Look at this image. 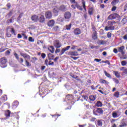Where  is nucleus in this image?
<instances>
[{
	"instance_id": "c756f323",
	"label": "nucleus",
	"mask_w": 127,
	"mask_h": 127,
	"mask_svg": "<svg viewBox=\"0 0 127 127\" xmlns=\"http://www.w3.org/2000/svg\"><path fill=\"white\" fill-rule=\"evenodd\" d=\"M82 3L85 11H87V9L86 8V2L85 0H82Z\"/></svg>"
},
{
	"instance_id": "3c124183",
	"label": "nucleus",
	"mask_w": 127,
	"mask_h": 127,
	"mask_svg": "<svg viewBox=\"0 0 127 127\" xmlns=\"http://www.w3.org/2000/svg\"><path fill=\"white\" fill-rule=\"evenodd\" d=\"M14 55L17 60H19V57H18V55H17L16 53H14Z\"/></svg>"
},
{
	"instance_id": "bf43d9fd",
	"label": "nucleus",
	"mask_w": 127,
	"mask_h": 127,
	"mask_svg": "<svg viewBox=\"0 0 127 127\" xmlns=\"http://www.w3.org/2000/svg\"><path fill=\"white\" fill-rule=\"evenodd\" d=\"M22 36H23L24 39H26V40H27V37L26 36V34H25V33L22 34Z\"/></svg>"
},
{
	"instance_id": "c9c22d12",
	"label": "nucleus",
	"mask_w": 127,
	"mask_h": 127,
	"mask_svg": "<svg viewBox=\"0 0 127 127\" xmlns=\"http://www.w3.org/2000/svg\"><path fill=\"white\" fill-rule=\"evenodd\" d=\"M120 127H127V123L125 122H123L121 123V125L119 126Z\"/></svg>"
},
{
	"instance_id": "de8ad7c7",
	"label": "nucleus",
	"mask_w": 127,
	"mask_h": 127,
	"mask_svg": "<svg viewBox=\"0 0 127 127\" xmlns=\"http://www.w3.org/2000/svg\"><path fill=\"white\" fill-rule=\"evenodd\" d=\"M127 64V62L126 61H123L122 62H121V64L122 66H126Z\"/></svg>"
},
{
	"instance_id": "423d86ee",
	"label": "nucleus",
	"mask_w": 127,
	"mask_h": 127,
	"mask_svg": "<svg viewBox=\"0 0 127 127\" xmlns=\"http://www.w3.org/2000/svg\"><path fill=\"white\" fill-rule=\"evenodd\" d=\"M45 16L47 19H51L52 18V12L51 11L46 12Z\"/></svg>"
},
{
	"instance_id": "09e8293b",
	"label": "nucleus",
	"mask_w": 127,
	"mask_h": 127,
	"mask_svg": "<svg viewBox=\"0 0 127 127\" xmlns=\"http://www.w3.org/2000/svg\"><path fill=\"white\" fill-rule=\"evenodd\" d=\"M41 57H42V58L43 59H45V58L46 57V54H45V53H42L41 54Z\"/></svg>"
},
{
	"instance_id": "e2e57ef3",
	"label": "nucleus",
	"mask_w": 127,
	"mask_h": 127,
	"mask_svg": "<svg viewBox=\"0 0 127 127\" xmlns=\"http://www.w3.org/2000/svg\"><path fill=\"white\" fill-rule=\"evenodd\" d=\"M117 121V120L116 119H111V124H114V123H115V122H116Z\"/></svg>"
},
{
	"instance_id": "338daca9",
	"label": "nucleus",
	"mask_w": 127,
	"mask_h": 127,
	"mask_svg": "<svg viewBox=\"0 0 127 127\" xmlns=\"http://www.w3.org/2000/svg\"><path fill=\"white\" fill-rule=\"evenodd\" d=\"M127 3L124 6V11H127Z\"/></svg>"
},
{
	"instance_id": "052dcab7",
	"label": "nucleus",
	"mask_w": 127,
	"mask_h": 127,
	"mask_svg": "<svg viewBox=\"0 0 127 127\" xmlns=\"http://www.w3.org/2000/svg\"><path fill=\"white\" fill-rule=\"evenodd\" d=\"M69 75L70 76V77H71L72 78H73V79H75L76 75H75L74 74H72L71 73H69Z\"/></svg>"
},
{
	"instance_id": "4468645a",
	"label": "nucleus",
	"mask_w": 127,
	"mask_h": 127,
	"mask_svg": "<svg viewBox=\"0 0 127 127\" xmlns=\"http://www.w3.org/2000/svg\"><path fill=\"white\" fill-rule=\"evenodd\" d=\"M92 37V39H93L94 40H96L97 38H98V35H97V31H95L94 32H93Z\"/></svg>"
},
{
	"instance_id": "a878e982",
	"label": "nucleus",
	"mask_w": 127,
	"mask_h": 127,
	"mask_svg": "<svg viewBox=\"0 0 127 127\" xmlns=\"http://www.w3.org/2000/svg\"><path fill=\"white\" fill-rule=\"evenodd\" d=\"M119 2H120V0H113L111 2V4L112 5H116V4H117V3H119Z\"/></svg>"
},
{
	"instance_id": "58836bf2",
	"label": "nucleus",
	"mask_w": 127,
	"mask_h": 127,
	"mask_svg": "<svg viewBox=\"0 0 127 127\" xmlns=\"http://www.w3.org/2000/svg\"><path fill=\"white\" fill-rule=\"evenodd\" d=\"M54 13H56V14H58V13L59 12V9L58 8H55L53 9V10Z\"/></svg>"
},
{
	"instance_id": "cd10ccee",
	"label": "nucleus",
	"mask_w": 127,
	"mask_h": 127,
	"mask_svg": "<svg viewBox=\"0 0 127 127\" xmlns=\"http://www.w3.org/2000/svg\"><path fill=\"white\" fill-rule=\"evenodd\" d=\"M66 99L68 101H71L73 100V95L68 94L66 96Z\"/></svg>"
},
{
	"instance_id": "f704fd0d",
	"label": "nucleus",
	"mask_w": 127,
	"mask_h": 127,
	"mask_svg": "<svg viewBox=\"0 0 127 127\" xmlns=\"http://www.w3.org/2000/svg\"><path fill=\"white\" fill-rule=\"evenodd\" d=\"M98 44H100V45H104V44H106V42L105 41H103L102 40H98Z\"/></svg>"
},
{
	"instance_id": "0e129e2a",
	"label": "nucleus",
	"mask_w": 127,
	"mask_h": 127,
	"mask_svg": "<svg viewBox=\"0 0 127 127\" xmlns=\"http://www.w3.org/2000/svg\"><path fill=\"white\" fill-rule=\"evenodd\" d=\"M48 65H54V62L51 61H50L49 62V63H48Z\"/></svg>"
},
{
	"instance_id": "864d4df0",
	"label": "nucleus",
	"mask_w": 127,
	"mask_h": 127,
	"mask_svg": "<svg viewBox=\"0 0 127 127\" xmlns=\"http://www.w3.org/2000/svg\"><path fill=\"white\" fill-rule=\"evenodd\" d=\"M29 41H30V42H34V39H33V38L30 37H29Z\"/></svg>"
},
{
	"instance_id": "774afa93",
	"label": "nucleus",
	"mask_w": 127,
	"mask_h": 127,
	"mask_svg": "<svg viewBox=\"0 0 127 127\" xmlns=\"http://www.w3.org/2000/svg\"><path fill=\"white\" fill-rule=\"evenodd\" d=\"M6 35L7 37H8V38L11 37V34H10V33H6Z\"/></svg>"
},
{
	"instance_id": "8fccbe9b",
	"label": "nucleus",
	"mask_w": 127,
	"mask_h": 127,
	"mask_svg": "<svg viewBox=\"0 0 127 127\" xmlns=\"http://www.w3.org/2000/svg\"><path fill=\"white\" fill-rule=\"evenodd\" d=\"M113 81L116 83V84H119L120 83V81L117 78H113Z\"/></svg>"
},
{
	"instance_id": "aec40b11",
	"label": "nucleus",
	"mask_w": 127,
	"mask_h": 127,
	"mask_svg": "<svg viewBox=\"0 0 127 127\" xmlns=\"http://www.w3.org/2000/svg\"><path fill=\"white\" fill-rule=\"evenodd\" d=\"M100 83H101V84H110V82H109V81L103 79L100 80Z\"/></svg>"
},
{
	"instance_id": "bb28decb",
	"label": "nucleus",
	"mask_w": 127,
	"mask_h": 127,
	"mask_svg": "<svg viewBox=\"0 0 127 127\" xmlns=\"http://www.w3.org/2000/svg\"><path fill=\"white\" fill-rule=\"evenodd\" d=\"M117 22L112 20V21H108V25H109V26H113V25H114V24H115V23H116Z\"/></svg>"
},
{
	"instance_id": "5701e85b",
	"label": "nucleus",
	"mask_w": 127,
	"mask_h": 127,
	"mask_svg": "<svg viewBox=\"0 0 127 127\" xmlns=\"http://www.w3.org/2000/svg\"><path fill=\"white\" fill-rule=\"evenodd\" d=\"M58 20L60 22H63L65 21V19L64 17H62L61 16H60L58 18Z\"/></svg>"
},
{
	"instance_id": "13d9d810",
	"label": "nucleus",
	"mask_w": 127,
	"mask_h": 127,
	"mask_svg": "<svg viewBox=\"0 0 127 127\" xmlns=\"http://www.w3.org/2000/svg\"><path fill=\"white\" fill-rule=\"evenodd\" d=\"M6 6L7 7V8L8 9H9V8H10V7H11V4L10 3H8L7 4H6Z\"/></svg>"
},
{
	"instance_id": "9b49d317",
	"label": "nucleus",
	"mask_w": 127,
	"mask_h": 127,
	"mask_svg": "<svg viewBox=\"0 0 127 127\" xmlns=\"http://www.w3.org/2000/svg\"><path fill=\"white\" fill-rule=\"evenodd\" d=\"M31 19L33 22H38V16L36 15H33L31 17Z\"/></svg>"
},
{
	"instance_id": "a18cd8bd",
	"label": "nucleus",
	"mask_w": 127,
	"mask_h": 127,
	"mask_svg": "<svg viewBox=\"0 0 127 127\" xmlns=\"http://www.w3.org/2000/svg\"><path fill=\"white\" fill-rule=\"evenodd\" d=\"M10 32L11 34H14V35H16V34H15V30H14V29L13 28H11Z\"/></svg>"
},
{
	"instance_id": "20e7f679",
	"label": "nucleus",
	"mask_w": 127,
	"mask_h": 127,
	"mask_svg": "<svg viewBox=\"0 0 127 127\" xmlns=\"http://www.w3.org/2000/svg\"><path fill=\"white\" fill-rule=\"evenodd\" d=\"M64 19L66 20H69L70 18H71V16H72V14H71V12L69 11H66L64 13Z\"/></svg>"
},
{
	"instance_id": "6ab92c4d",
	"label": "nucleus",
	"mask_w": 127,
	"mask_h": 127,
	"mask_svg": "<svg viewBox=\"0 0 127 127\" xmlns=\"http://www.w3.org/2000/svg\"><path fill=\"white\" fill-rule=\"evenodd\" d=\"M98 127H103V121L102 120H99L97 121L96 126Z\"/></svg>"
},
{
	"instance_id": "4d7b16f0",
	"label": "nucleus",
	"mask_w": 127,
	"mask_h": 127,
	"mask_svg": "<svg viewBox=\"0 0 127 127\" xmlns=\"http://www.w3.org/2000/svg\"><path fill=\"white\" fill-rule=\"evenodd\" d=\"M107 37L108 38H111L112 37V33L110 32L107 33Z\"/></svg>"
},
{
	"instance_id": "f03ea898",
	"label": "nucleus",
	"mask_w": 127,
	"mask_h": 127,
	"mask_svg": "<svg viewBox=\"0 0 127 127\" xmlns=\"http://www.w3.org/2000/svg\"><path fill=\"white\" fill-rule=\"evenodd\" d=\"M93 113L94 116H101L104 114L103 108H95L93 111Z\"/></svg>"
},
{
	"instance_id": "603ef678",
	"label": "nucleus",
	"mask_w": 127,
	"mask_h": 127,
	"mask_svg": "<svg viewBox=\"0 0 127 127\" xmlns=\"http://www.w3.org/2000/svg\"><path fill=\"white\" fill-rule=\"evenodd\" d=\"M6 49H7V48L2 49V47H1L0 48V53H1V52H4Z\"/></svg>"
},
{
	"instance_id": "b1692460",
	"label": "nucleus",
	"mask_w": 127,
	"mask_h": 127,
	"mask_svg": "<svg viewBox=\"0 0 127 127\" xmlns=\"http://www.w3.org/2000/svg\"><path fill=\"white\" fill-rule=\"evenodd\" d=\"M10 111L7 110L5 111V117H10Z\"/></svg>"
},
{
	"instance_id": "5fc2aeb1",
	"label": "nucleus",
	"mask_w": 127,
	"mask_h": 127,
	"mask_svg": "<svg viewBox=\"0 0 127 127\" xmlns=\"http://www.w3.org/2000/svg\"><path fill=\"white\" fill-rule=\"evenodd\" d=\"M11 22H12V19H8L6 21V23L7 24H8L9 23H11Z\"/></svg>"
},
{
	"instance_id": "2f4dec72",
	"label": "nucleus",
	"mask_w": 127,
	"mask_h": 127,
	"mask_svg": "<svg viewBox=\"0 0 127 127\" xmlns=\"http://www.w3.org/2000/svg\"><path fill=\"white\" fill-rule=\"evenodd\" d=\"M59 30V27L58 26H56L54 27L52 29V31L56 32V31H58Z\"/></svg>"
},
{
	"instance_id": "72a5a7b5",
	"label": "nucleus",
	"mask_w": 127,
	"mask_h": 127,
	"mask_svg": "<svg viewBox=\"0 0 127 127\" xmlns=\"http://www.w3.org/2000/svg\"><path fill=\"white\" fill-rule=\"evenodd\" d=\"M104 74L105 76H106V77H107L108 78H112V75H111V74L108 73L107 71L104 70Z\"/></svg>"
},
{
	"instance_id": "69168bd1",
	"label": "nucleus",
	"mask_w": 127,
	"mask_h": 127,
	"mask_svg": "<svg viewBox=\"0 0 127 127\" xmlns=\"http://www.w3.org/2000/svg\"><path fill=\"white\" fill-rule=\"evenodd\" d=\"M60 52V49L57 48L55 51L56 54H57V53H59Z\"/></svg>"
},
{
	"instance_id": "680f3d73",
	"label": "nucleus",
	"mask_w": 127,
	"mask_h": 127,
	"mask_svg": "<svg viewBox=\"0 0 127 127\" xmlns=\"http://www.w3.org/2000/svg\"><path fill=\"white\" fill-rule=\"evenodd\" d=\"M9 54H10V51L9 50H7L5 52V55H9Z\"/></svg>"
},
{
	"instance_id": "c85d7f7f",
	"label": "nucleus",
	"mask_w": 127,
	"mask_h": 127,
	"mask_svg": "<svg viewBox=\"0 0 127 127\" xmlns=\"http://www.w3.org/2000/svg\"><path fill=\"white\" fill-rule=\"evenodd\" d=\"M48 56L49 60H53V58H54V55H53L52 54L49 53L48 55Z\"/></svg>"
},
{
	"instance_id": "2eb2a0df",
	"label": "nucleus",
	"mask_w": 127,
	"mask_h": 127,
	"mask_svg": "<svg viewBox=\"0 0 127 127\" xmlns=\"http://www.w3.org/2000/svg\"><path fill=\"white\" fill-rule=\"evenodd\" d=\"M48 50H49V51L51 53H54V52L55 51V49L54 48V47H53V46H51L50 47V48H48Z\"/></svg>"
},
{
	"instance_id": "7ed1b4c3",
	"label": "nucleus",
	"mask_w": 127,
	"mask_h": 127,
	"mask_svg": "<svg viewBox=\"0 0 127 127\" xmlns=\"http://www.w3.org/2000/svg\"><path fill=\"white\" fill-rule=\"evenodd\" d=\"M119 16H120V15L116 13L111 14L108 17V19L109 20H113V19H115V18H117V17Z\"/></svg>"
},
{
	"instance_id": "6e6d98bb",
	"label": "nucleus",
	"mask_w": 127,
	"mask_h": 127,
	"mask_svg": "<svg viewBox=\"0 0 127 127\" xmlns=\"http://www.w3.org/2000/svg\"><path fill=\"white\" fill-rule=\"evenodd\" d=\"M109 30H115V26H110Z\"/></svg>"
},
{
	"instance_id": "9d476101",
	"label": "nucleus",
	"mask_w": 127,
	"mask_h": 127,
	"mask_svg": "<svg viewBox=\"0 0 127 127\" xmlns=\"http://www.w3.org/2000/svg\"><path fill=\"white\" fill-rule=\"evenodd\" d=\"M73 33L74 35H80L81 34V29H80L79 28H75L73 31Z\"/></svg>"
},
{
	"instance_id": "1a4fd4ad",
	"label": "nucleus",
	"mask_w": 127,
	"mask_h": 127,
	"mask_svg": "<svg viewBox=\"0 0 127 127\" xmlns=\"http://www.w3.org/2000/svg\"><path fill=\"white\" fill-rule=\"evenodd\" d=\"M39 22L40 23H43L45 22V17L43 15H41L39 18H38Z\"/></svg>"
},
{
	"instance_id": "e433bc0d",
	"label": "nucleus",
	"mask_w": 127,
	"mask_h": 127,
	"mask_svg": "<svg viewBox=\"0 0 127 127\" xmlns=\"http://www.w3.org/2000/svg\"><path fill=\"white\" fill-rule=\"evenodd\" d=\"M127 18H126V17H124V18L121 21V23L122 24H126V23H127Z\"/></svg>"
},
{
	"instance_id": "0eeeda50",
	"label": "nucleus",
	"mask_w": 127,
	"mask_h": 127,
	"mask_svg": "<svg viewBox=\"0 0 127 127\" xmlns=\"http://www.w3.org/2000/svg\"><path fill=\"white\" fill-rule=\"evenodd\" d=\"M54 46L56 48H60L62 46V45H61V43H60L59 40H56L54 43Z\"/></svg>"
},
{
	"instance_id": "f3484780",
	"label": "nucleus",
	"mask_w": 127,
	"mask_h": 127,
	"mask_svg": "<svg viewBox=\"0 0 127 127\" xmlns=\"http://www.w3.org/2000/svg\"><path fill=\"white\" fill-rule=\"evenodd\" d=\"M88 13L89 15H92L93 13H94V7H91L89 8Z\"/></svg>"
},
{
	"instance_id": "39448f33",
	"label": "nucleus",
	"mask_w": 127,
	"mask_h": 127,
	"mask_svg": "<svg viewBox=\"0 0 127 127\" xmlns=\"http://www.w3.org/2000/svg\"><path fill=\"white\" fill-rule=\"evenodd\" d=\"M70 48H71V46H67L65 48H63L61 51V53L59 54L60 56L63 55V54L65 53V52H66V51H68V50H69V49H70Z\"/></svg>"
},
{
	"instance_id": "f257e3e1",
	"label": "nucleus",
	"mask_w": 127,
	"mask_h": 127,
	"mask_svg": "<svg viewBox=\"0 0 127 127\" xmlns=\"http://www.w3.org/2000/svg\"><path fill=\"white\" fill-rule=\"evenodd\" d=\"M0 66L1 68H5L7 66V59L5 57L0 59Z\"/></svg>"
},
{
	"instance_id": "7c9ffc66",
	"label": "nucleus",
	"mask_w": 127,
	"mask_h": 127,
	"mask_svg": "<svg viewBox=\"0 0 127 127\" xmlns=\"http://www.w3.org/2000/svg\"><path fill=\"white\" fill-rule=\"evenodd\" d=\"M25 65L26 66V67H30V66H31V64H30L29 62H28L27 60H25Z\"/></svg>"
},
{
	"instance_id": "a211bd4d",
	"label": "nucleus",
	"mask_w": 127,
	"mask_h": 127,
	"mask_svg": "<svg viewBox=\"0 0 127 127\" xmlns=\"http://www.w3.org/2000/svg\"><path fill=\"white\" fill-rule=\"evenodd\" d=\"M120 69L121 71H123V73L124 74H127V67L123 66V67H121Z\"/></svg>"
},
{
	"instance_id": "393cba45",
	"label": "nucleus",
	"mask_w": 127,
	"mask_h": 127,
	"mask_svg": "<svg viewBox=\"0 0 127 127\" xmlns=\"http://www.w3.org/2000/svg\"><path fill=\"white\" fill-rule=\"evenodd\" d=\"M89 100H90V101H92V102H94V101H95V100H96V96H95L93 95H90Z\"/></svg>"
},
{
	"instance_id": "37998d69",
	"label": "nucleus",
	"mask_w": 127,
	"mask_h": 127,
	"mask_svg": "<svg viewBox=\"0 0 127 127\" xmlns=\"http://www.w3.org/2000/svg\"><path fill=\"white\" fill-rule=\"evenodd\" d=\"M12 15V11H10L8 14H7L6 16L7 18H9Z\"/></svg>"
},
{
	"instance_id": "f8f14e48",
	"label": "nucleus",
	"mask_w": 127,
	"mask_h": 127,
	"mask_svg": "<svg viewBox=\"0 0 127 127\" xmlns=\"http://www.w3.org/2000/svg\"><path fill=\"white\" fill-rule=\"evenodd\" d=\"M21 56H22L23 58H27V59H30V56L27 55L26 53H20Z\"/></svg>"
},
{
	"instance_id": "6e6552de",
	"label": "nucleus",
	"mask_w": 127,
	"mask_h": 127,
	"mask_svg": "<svg viewBox=\"0 0 127 127\" xmlns=\"http://www.w3.org/2000/svg\"><path fill=\"white\" fill-rule=\"evenodd\" d=\"M47 24L49 27H53L55 24V21L54 19L50 20Z\"/></svg>"
},
{
	"instance_id": "473e14b6",
	"label": "nucleus",
	"mask_w": 127,
	"mask_h": 127,
	"mask_svg": "<svg viewBox=\"0 0 127 127\" xmlns=\"http://www.w3.org/2000/svg\"><path fill=\"white\" fill-rule=\"evenodd\" d=\"M72 26V23H70L69 25H66L65 26V29H66V30H70V29H71V27Z\"/></svg>"
},
{
	"instance_id": "4be33fe9",
	"label": "nucleus",
	"mask_w": 127,
	"mask_h": 127,
	"mask_svg": "<svg viewBox=\"0 0 127 127\" xmlns=\"http://www.w3.org/2000/svg\"><path fill=\"white\" fill-rule=\"evenodd\" d=\"M70 54L71 56H78L79 54H78V52L74 51V52H70Z\"/></svg>"
},
{
	"instance_id": "49530a36",
	"label": "nucleus",
	"mask_w": 127,
	"mask_h": 127,
	"mask_svg": "<svg viewBox=\"0 0 127 127\" xmlns=\"http://www.w3.org/2000/svg\"><path fill=\"white\" fill-rule=\"evenodd\" d=\"M60 9L61 10H62V11H66V7H65L64 5L61 6L60 7Z\"/></svg>"
},
{
	"instance_id": "c03bdc74",
	"label": "nucleus",
	"mask_w": 127,
	"mask_h": 127,
	"mask_svg": "<svg viewBox=\"0 0 127 127\" xmlns=\"http://www.w3.org/2000/svg\"><path fill=\"white\" fill-rule=\"evenodd\" d=\"M99 46H93V45L90 46L91 49H94V48H95V49H99Z\"/></svg>"
},
{
	"instance_id": "79ce46f5",
	"label": "nucleus",
	"mask_w": 127,
	"mask_h": 127,
	"mask_svg": "<svg viewBox=\"0 0 127 127\" xmlns=\"http://www.w3.org/2000/svg\"><path fill=\"white\" fill-rule=\"evenodd\" d=\"M76 7H77V8H78V9H79V10H83V7L81 6H80V5H79V4L76 3Z\"/></svg>"
},
{
	"instance_id": "ddd939ff",
	"label": "nucleus",
	"mask_w": 127,
	"mask_h": 127,
	"mask_svg": "<svg viewBox=\"0 0 127 127\" xmlns=\"http://www.w3.org/2000/svg\"><path fill=\"white\" fill-rule=\"evenodd\" d=\"M19 102L17 101H14L12 104L13 109H16L18 106Z\"/></svg>"
},
{
	"instance_id": "4c0bfd02",
	"label": "nucleus",
	"mask_w": 127,
	"mask_h": 127,
	"mask_svg": "<svg viewBox=\"0 0 127 127\" xmlns=\"http://www.w3.org/2000/svg\"><path fill=\"white\" fill-rule=\"evenodd\" d=\"M114 96L115 98H119L120 97V92L119 91H116L114 94Z\"/></svg>"
},
{
	"instance_id": "ea45409f",
	"label": "nucleus",
	"mask_w": 127,
	"mask_h": 127,
	"mask_svg": "<svg viewBox=\"0 0 127 127\" xmlns=\"http://www.w3.org/2000/svg\"><path fill=\"white\" fill-rule=\"evenodd\" d=\"M112 117L113 118H118L119 116H118V113L116 112H113L112 113Z\"/></svg>"
},
{
	"instance_id": "412c9836",
	"label": "nucleus",
	"mask_w": 127,
	"mask_h": 127,
	"mask_svg": "<svg viewBox=\"0 0 127 127\" xmlns=\"http://www.w3.org/2000/svg\"><path fill=\"white\" fill-rule=\"evenodd\" d=\"M113 73L117 78H121V74L119 73V71H114Z\"/></svg>"
},
{
	"instance_id": "a19ab883",
	"label": "nucleus",
	"mask_w": 127,
	"mask_h": 127,
	"mask_svg": "<svg viewBox=\"0 0 127 127\" xmlns=\"http://www.w3.org/2000/svg\"><path fill=\"white\" fill-rule=\"evenodd\" d=\"M96 106L97 107H102L103 106V103L100 101H97L96 103Z\"/></svg>"
},
{
	"instance_id": "dca6fc26",
	"label": "nucleus",
	"mask_w": 127,
	"mask_h": 127,
	"mask_svg": "<svg viewBox=\"0 0 127 127\" xmlns=\"http://www.w3.org/2000/svg\"><path fill=\"white\" fill-rule=\"evenodd\" d=\"M125 49L124 46H121L119 48L118 51L122 53V54H125V52H124V50Z\"/></svg>"
}]
</instances>
